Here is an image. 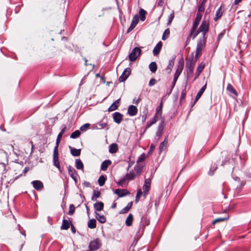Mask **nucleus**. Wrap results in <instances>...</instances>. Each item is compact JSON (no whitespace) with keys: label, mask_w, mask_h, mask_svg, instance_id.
Masks as SVG:
<instances>
[{"label":"nucleus","mask_w":251,"mask_h":251,"mask_svg":"<svg viewBox=\"0 0 251 251\" xmlns=\"http://www.w3.org/2000/svg\"><path fill=\"white\" fill-rule=\"evenodd\" d=\"M75 166L77 169L83 170L84 165L82 161L79 159H77L75 161Z\"/></svg>","instance_id":"obj_37"},{"label":"nucleus","mask_w":251,"mask_h":251,"mask_svg":"<svg viewBox=\"0 0 251 251\" xmlns=\"http://www.w3.org/2000/svg\"><path fill=\"white\" fill-rule=\"evenodd\" d=\"M75 211V207L74 205V204H70L69 206V209L68 214L70 215H72L74 213Z\"/></svg>","instance_id":"obj_52"},{"label":"nucleus","mask_w":251,"mask_h":251,"mask_svg":"<svg viewBox=\"0 0 251 251\" xmlns=\"http://www.w3.org/2000/svg\"><path fill=\"white\" fill-rule=\"evenodd\" d=\"M90 125L89 124H85L80 126V130L82 131H85L86 130L87 128H88L90 127Z\"/></svg>","instance_id":"obj_55"},{"label":"nucleus","mask_w":251,"mask_h":251,"mask_svg":"<svg viewBox=\"0 0 251 251\" xmlns=\"http://www.w3.org/2000/svg\"><path fill=\"white\" fill-rule=\"evenodd\" d=\"M31 184L33 188L38 191H40L44 188L43 183L40 180H33L31 182Z\"/></svg>","instance_id":"obj_10"},{"label":"nucleus","mask_w":251,"mask_h":251,"mask_svg":"<svg viewBox=\"0 0 251 251\" xmlns=\"http://www.w3.org/2000/svg\"><path fill=\"white\" fill-rule=\"evenodd\" d=\"M209 27V22L208 20H203L201 25H200L199 29L200 31H208Z\"/></svg>","instance_id":"obj_13"},{"label":"nucleus","mask_w":251,"mask_h":251,"mask_svg":"<svg viewBox=\"0 0 251 251\" xmlns=\"http://www.w3.org/2000/svg\"><path fill=\"white\" fill-rule=\"evenodd\" d=\"M120 102V99L115 100L108 108V111L109 112L114 111L118 109Z\"/></svg>","instance_id":"obj_23"},{"label":"nucleus","mask_w":251,"mask_h":251,"mask_svg":"<svg viewBox=\"0 0 251 251\" xmlns=\"http://www.w3.org/2000/svg\"><path fill=\"white\" fill-rule=\"evenodd\" d=\"M66 128L67 127H66V126L64 125H63L61 126V130L57 135V138L56 140V145L54 147L58 148V146H59V143L60 141V139H61L63 134L65 132Z\"/></svg>","instance_id":"obj_16"},{"label":"nucleus","mask_w":251,"mask_h":251,"mask_svg":"<svg viewBox=\"0 0 251 251\" xmlns=\"http://www.w3.org/2000/svg\"><path fill=\"white\" fill-rule=\"evenodd\" d=\"M186 93H187V92L186 91V88H185L184 90H183L181 91V96H180V99H179L180 102H181L182 101L185 99L186 95Z\"/></svg>","instance_id":"obj_53"},{"label":"nucleus","mask_w":251,"mask_h":251,"mask_svg":"<svg viewBox=\"0 0 251 251\" xmlns=\"http://www.w3.org/2000/svg\"><path fill=\"white\" fill-rule=\"evenodd\" d=\"M150 224V221L147 215H143L141 218V223L140 225H141V226L143 227L148 226Z\"/></svg>","instance_id":"obj_18"},{"label":"nucleus","mask_w":251,"mask_h":251,"mask_svg":"<svg viewBox=\"0 0 251 251\" xmlns=\"http://www.w3.org/2000/svg\"><path fill=\"white\" fill-rule=\"evenodd\" d=\"M206 84H207L206 83L205 84V85L204 86H203L200 89V90H199V91L198 92V93H197V95L196 96V98H195V101L194 102V103L192 104V106H193V105L195 104L196 101L201 97V95H202V94L204 92L205 90L206 89Z\"/></svg>","instance_id":"obj_21"},{"label":"nucleus","mask_w":251,"mask_h":251,"mask_svg":"<svg viewBox=\"0 0 251 251\" xmlns=\"http://www.w3.org/2000/svg\"><path fill=\"white\" fill-rule=\"evenodd\" d=\"M134 170L136 172V174L137 175H141L142 172V170H143V166H141L138 164H136L135 166H134Z\"/></svg>","instance_id":"obj_46"},{"label":"nucleus","mask_w":251,"mask_h":251,"mask_svg":"<svg viewBox=\"0 0 251 251\" xmlns=\"http://www.w3.org/2000/svg\"><path fill=\"white\" fill-rule=\"evenodd\" d=\"M170 29L169 28L166 29L164 32L163 36L162 37V40L164 41L167 38H168L170 35Z\"/></svg>","instance_id":"obj_50"},{"label":"nucleus","mask_w":251,"mask_h":251,"mask_svg":"<svg viewBox=\"0 0 251 251\" xmlns=\"http://www.w3.org/2000/svg\"><path fill=\"white\" fill-rule=\"evenodd\" d=\"M150 70L152 73H155L157 69V65L155 62H151L149 66Z\"/></svg>","instance_id":"obj_40"},{"label":"nucleus","mask_w":251,"mask_h":251,"mask_svg":"<svg viewBox=\"0 0 251 251\" xmlns=\"http://www.w3.org/2000/svg\"><path fill=\"white\" fill-rule=\"evenodd\" d=\"M97 125H99L100 126V128H98L97 127H95L96 129H106V130H108L109 129V126L107 125V124L106 122H103L102 121H100L99 122H98Z\"/></svg>","instance_id":"obj_34"},{"label":"nucleus","mask_w":251,"mask_h":251,"mask_svg":"<svg viewBox=\"0 0 251 251\" xmlns=\"http://www.w3.org/2000/svg\"><path fill=\"white\" fill-rule=\"evenodd\" d=\"M112 163L111 161L109 160V159H106V160H105L104 161H103L101 164V166H100V170H102V171H106L108 166L111 165Z\"/></svg>","instance_id":"obj_26"},{"label":"nucleus","mask_w":251,"mask_h":251,"mask_svg":"<svg viewBox=\"0 0 251 251\" xmlns=\"http://www.w3.org/2000/svg\"><path fill=\"white\" fill-rule=\"evenodd\" d=\"M133 220V216L132 214H129L126 220V225L127 226H129L132 225V222Z\"/></svg>","instance_id":"obj_38"},{"label":"nucleus","mask_w":251,"mask_h":251,"mask_svg":"<svg viewBox=\"0 0 251 251\" xmlns=\"http://www.w3.org/2000/svg\"><path fill=\"white\" fill-rule=\"evenodd\" d=\"M142 194H143V192L141 189H139L137 190V194H136V195L135 197V202L136 203L138 202V201H139L140 197L142 195Z\"/></svg>","instance_id":"obj_51"},{"label":"nucleus","mask_w":251,"mask_h":251,"mask_svg":"<svg viewBox=\"0 0 251 251\" xmlns=\"http://www.w3.org/2000/svg\"><path fill=\"white\" fill-rule=\"evenodd\" d=\"M184 62L183 58H181L179 60L177 65V68L176 70V72L174 76L173 81L172 82V87L174 88L176 82L180 75L183 68H184Z\"/></svg>","instance_id":"obj_1"},{"label":"nucleus","mask_w":251,"mask_h":251,"mask_svg":"<svg viewBox=\"0 0 251 251\" xmlns=\"http://www.w3.org/2000/svg\"><path fill=\"white\" fill-rule=\"evenodd\" d=\"M157 82V80L155 78H151L150 79L149 83V86H152L154 85H155Z\"/></svg>","instance_id":"obj_60"},{"label":"nucleus","mask_w":251,"mask_h":251,"mask_svg":"<svg viewBox=\"0 0 251 251\" xmlns=\"http://www.w3.org/2000/svg\"><path fill=\"white\" fill-rule=\"evenodd\" d=\"M124 177L126 180H134L135 177V175L134 173L133 170H131L129 173H127Z\"/></svg>","instance_id":"obj_28"},{"label":"nucleus","mask_w":251,"mask_h":251,"mask_svg":"<svg viewBox=\"0 0 251 251\" xmlns=\"http://www.w3.org/2000/svg\"><path fill=\"white\" fill-rule=\"evenodd\" d=\"M126 181V179L123 177V178L121 179L118 182H117V184L119 186H122L124 182Z\"/></svg>","instance_id":"obj_64"},{"label":"nucleus","mask_w":251,"mask_h":251,"mask_svg":"<svg viewBox=\"0 0 251 251\" xmlns=\"http://www.w3.org/2000/svg\"><path fill=\"white\" fill-rule=\"evenodd\" d=\"M206 41H204L201 39H200L197 44L196 50L202 51L203 48L205 47L206 45Z\"/></svg>","instance_id":"obj_20"},{"label":"nucleus","mask_w":251,"mask_h":251,"mask_svg":"<svg viewBox=\"0 0 251 251\" xmlns=\"http://www.w3.org/2000/svg\"><path fill=\"white\" fill-rule=\"evenodd\" d=\"M174 18V12L171 13L169 18H168V25H170L171 24V23H172L173 19Z\"/></svg>","instance_id":"obj_59"},{"label":"nucleus","mask_w":251,"mask_h":251,"mask_svg":"<svg viewBox=\"0 0 251 251\" xmlns=\"http://www.w3.org/2000/svg\"><path fill=\"white\" fill-rule=\"evenodd\" d=\"M201 51L200 50H196V54H195V60L197 61L198 59L199 58L201 55Z\"/></svg>","instance_id":"obj_61"},{"label":"nucleus","mask_w":251,"mask_h":251,"mask_svg":"<svg viewBox=\"0 0 251 251\" xmlns=\"http://www.w3.org/2000/svg\"><path fill=\"white\" fill-rule=\"evenodd\" d=\"M101 247V243L100 240L99 238H96L90 242L87 251H96L100 249Z\"/></svg>","instance_id":"obj_2"},{"label":"nucleus","mask_w":251,"mask_h":251,"mask_svg":"<svg viewBox=\"0 0 251 251\" xmlns=\"http://www.w3.org/2000/svg\"><path fill=\"white\" fill-rule=\"evenodd\" d=\"M70 225L71 223L70 224V223L67 220L65 219V218L64 217L60 228L62 230H67L69 228Z\"/></svg>","instance_id":"obj_29"},{"label":"nucleus","mask_w":251,"mask_h":251,"mask_svg":"<svg viewBox=\"0 0 251 251\" xmlns=\"http://www.w3.org/2000/svg\"><path fill=\"white\" fill-rule=\"evenodd\" d=\"M68 173L70 176L73 179L75 183L77 181L78 175L76 170L71 165L68 166Z\"/></svg>","instance_id":"obj_6"},{"label":"nucleus","mask_w":251,"mask_h":251,"mask_svg":"<svg viewBox=\"0 0 251 251\" xmlns=\"http://www.w3.org/2000/svg\"><path fill=\"white\" fill-rule=\"evenodd\" d=\"M228 219V217H226V218H217V219H216L215 220H214L212 222V224H213V225H214V224H216V223H218V222H222V221H224L227 220Z\"/></svg>","instance_id":"obj_54"},{"label":"nucleus","mask_w":251,"mask_h":251,"mask_svg":"<svg viewBox=\"0 0 251 251\" xmlns=\"http://www.w3.org/2000/svg\"><path fill=\"white\" fill-rule=\"evenodd\" d=\"M141 52V50L139 48L135 47L128 55L129 60L132 62L135 61L140 55Z\"/></svg>","instance_id":"obj_3"},{"label":"nucleus","mask_w":251,"mask_h":251,"mask_svg":"<svg viewBox=\"0 0 251 251\" xmlns=\"http://www.w3.org/2000/svg\"><path fill=\"white\" fill-rule=\"evenodd\" d=\"M217 165L215 163L212 164L210 168L209 171L208 172V175L210 176L213 175L214 172L217 170Z\"/></svg>","instance_id":"obj_45"},{"label":"nucleus","mask_w":251,"mask_h":251,"mask_svg":"<svg viewBox=\"0 0 251 251\" xmlns=\"http://www.w3.org/2000/svg\"><path fill=\"white\" fill-rule=\"evenodd\" d=\"M53 165L57 167L59 171L61 172L60 166L59 161L58 157V148L54 147L53 153Z\"/></svg>","instance_id":"obj_4"},{"label":"nucleus","mask_w":251,"mask_h":251,"mask_svg":"<svg viewBox=\"0 0 251 251\" xmlns=\"http://www.w3.org/2000/svg\"><path fill=\"white\" fill-rule=\"evenodd\" d=\"M96 218L101 224H103L106 222V218L103 215H101L98 213H96Z\"/></svg>","instance_id":"obj_35"},{"label":"nucleus","mask_w":251,"mask_h":251,"mask_svg":"<svg viewBox=\"0 0 251 251\" xmlns=\"http://www.w3.org/2000/svg\"><path fill=\"white\" fill-rule=\"evenodd\" d=\"M162 107H163V102H162V101H161L159 105L158 106H157L156 108V110H155L156 115H159L160 117L161 116V115L162 113Z\"/></svg>","instance_id":"obj_41"},{"label":"nucleus","mask_w":251,"mask_h":251,"mask_svg":"<svg viewBox=\"0 0 251 251\" xmlns=\"http://www.w3.org/2000/svg\"><path fill=\"white\" fill-rule=\"evenodd\" d=\"M168 135H167L164 139V141L161 142L159 145V152L160 153L162 151L165 150L167 148V145L168 142Z\"/></svg>","instance_id":"obj_25"},{"label":"nucleus","mask_w":251,"mask_h":251,"mask_svg":"<svg viewBox=\"0 0 251 251\" xmlns=\"http://www.w3.org/2000/svg\"><path fill=\"white\" fill-rule=\"evenodd\" d=\"M176 57V56L175 55H174L172 56V59L170 60H169V64L166 69V70L168 72V74H170L172 70V68L174 65V62H175Z\"/></svg>","instance_id":"obj_22"},{"label":"nucleus","mask_w":251,"mask_h":251,"mask_svg":"<svg viewBox=\"0 0 251 251\" xmlns=\"http://www.w3.org/2000/svg\"><path fill=\"white\" fill-rule=\"evenodd\" d=\"M207 0H202L201 4L198 7V11L203 12L205 10V4Z\"/></svg>","instance_id":"obj_43"},{"label":"nucleus","mask_w":251,"mask_h":251,"mask_svg":"<svg viewBox=\"0 0 251 251\" xmlns=\"http://www.w3.org/2000/svg\"><path fill=\"white\" fill-rule=\"evenodd\" d=\"M155 123V121H149L147 122L146 126V128H149L152 125H153Z\"/></svg>","instance_id":"obj_58"},{"label":"nucleus","mask_w":251,"mask_h":251,"mask_svg":"<svg viewBox=\"0 0 251 251\" xmlns=\"http://www.w3.org/2000/svg\"><path fill=\"white\" fill-rule=\"evenodd\" d=\"M148 112H149L148 106V105L146 104V105H145L143 107V109H142V113H143V114L142 115H147H147L148 114Z\"/></svg>","instance_id":"obj_56"},{"label":"nucleus","mask_w":251,"mask_h":251,"mask_svg":"<svg viewBox=\"0 0 251 251\" xmlns=\"http://www.w3.org/2000/svg\"><path fill=\"white\" fill-rule=\"evenodd\" d=\"M205 66V64L203 62L201 63L197 68V71L195 75V77L194 78V81H195L200 76L201 73L203 71Z\"/></svg>","instance_id":"obj_15"},{"label":"nucleus","mask_w":251,"mask_h":251,"mask_svg":"<svg viewBox=\"0 0 251 251\" xmlns=\"http://www.w3.org/2000/svg\"><path fill=\"white\" fill-rule=\"evenodd\" d=\"M106 180V176L103 175H101L100 176L98 179V183L100 186H102Z\"/></svg>","instance_id":"obj_42"},{"label":"nucleus","mask_w":251,"mask_h":251,"mask_svg":"<svg viewBox=\"0 0 251 251\" xmlns=\"http://www.w3.org/2000/svg\"><path fill=\"white\" fill-rule=\"evenodd\" d=\"M151 188V184L150 182H144L143 190V193L145 195H146L149 193V191Z\"/></svg>","instance_id":"obj_33"},{"label":"nucleus","mask_w":251,"mask_h":251,"mask_svg":"<svg viewBox=\"0 0 251 251\" xmlns=\"http://www.w3.org/2000/svg\"><path fill=\"white\" fill-rule=\"evenodd\" d=\"M162 43L161 41L158 42L153 50V54L154 56L158 54L161 50Z\"/></svg>","instance_id":"obj_24"},{"label":"nucleus","mask_w":251,"mask_h":251,"mask_svg":"<svg viewBox=\"0 0 251 251\" xmlns=\"http://www.w3.org/2000/svg\"><path fill=\"white\" fill-rule=\"evenodd\" d=\"M100 192L94 190L93 193V196L91 198V200L93 201H95L97 200V199L99 198L100 196Z\"/></svg>","instance_id":"obj_47"},{"label":"nucleus","mask_w":251,"mask_h":251,"mask_svg":"<svg viewBox=\"0 0 251 251\" xmlns=\"http://www.w3.org/2000/svg\"><path fill=\"white\" fill-rule=\"evenodd\" d=\"M96 220L95 219H92L88 222V226L91 229H93L96 227L97 225Z\"/></svg>","instance_id":"obj_36"},{"label":"nucleus","mask_w":251,"mask_h":251,"mask_svg":"<svg viewBox=\"0 0 251 251\" xmlns=\"http://www.w3.org/2000/svg\"><path fill=\"white\" fill-rule=\"evenodd\" d=\"M226 89L227 91L234 94V95H237V91L231 84H228L227 85Z\"/></svg>","instance_id":"obj_44"},{"label":"nucleus","mask_w":251,"mask_h":251,"mask_svg":"<svg viewBox=\"0 0 251 251\" xmlns=\"http://www.w3.org/2000/svg\"><path fill=\"white\" fill-rule=\"evenodd\" d=\"M147 12L146 10L144 9L141 8L139 10V14L140 15V19L142 22H144L146 20V15L147 14Z\"/></svg>","instance_id":"obj_32"},{"label":"nucleus","mask_w":251,"mask_h":251,"mask_svg":"<svg viewBox=\"0 0 251 251\" xmlns=\"http://www.w3.org/2000/svg\"><path fill=\"white\" fill-rule=\"evenodd\" d=\"M18 226L19 227V230L20 231V233L25 236L26 235L25 231L22 227H21L20 225H18Z\"/></svg>","instance_id":"obj_62"},{"label":"nucleus","mask_w":251,"mask_h":251,"mask_svg":"<svg viewBox=\"0 0 251 251\" xmlns=\"http://www.w3.org/2000/svg\"><path fill=\"white\" fill-rule=\"evenodd\" d=\"M165 128V122L164 121H161V122L159 124L157 130L156 132V135L158 137L157 141L160 139V138L162 135L163 133V131Z\"/></svg>","instance_id":"obj_8"},{"label":"nucleus","mask_w":251,"mask_h":251,"mask_svg":"<svg viewBox=\"0 0 251 251\" xmlns=\"http://www.w3.org/2000/svg\"><path fill=\"white\" fill-rule=\"evenodd\" d=\"M104 207V204L101 201H97L94 204V208L95 211H100L103 210Z\"/></svg>","instance_id":"obj_27"},{"label":"nucleus","mask_w":251,"mask_h":251,"mask_svg":"<svg viewBox=\"0 0 251 251\" xmlns=\"http://www.w3.org/2000/svg\"><path fill=\"white\" fill-rule=\"evenodd\" d=\"M131 72V69L130 68H126L123 72L122 74L119 77V81L120 82L125 81L130 75Z\"/></svg>","instance_id":"obj_9"},{"label":"nucleus","mask_w":251,"mask_h":251,"mask_svg":"<svg viewBox=\"0 0 251 251\" xmlns=\"http://www.w3.org/2000/svg\"><path fill=\"white\" fill-rule=\"evenodd\" d=\"M224 12L225 8L223 7V4H222L216 12L215 16L214 18V21H217L219 20L222 16Z\"/></svg>","instance_id":"obj_12"},{"label":"nucleus","mask_w":251,"mask_h":251,"mask_svg":"<svg viewBox=\"0 0 251 251\" xmlns=\"http://www.w3.org/2000/svg\"><path fill=\"white\" fill-rule=\"evenodd\" d=\"M201 33V31H200V30L199 29V28L197 30L196 29L195 31H194V32L191 34V30L190 31V33L188 36V37H187V40H188V38L189 36H192V39L194 40L195 39V38L197 36V35L200 33Z\"/></svg>","instance_id":"obj_49"},{"label":"nucleus","mask_w":251,"mask_h":251,"mask_svg":"<svg viewBox=\"0 0 251 251\" xmlns=\"http://www.w3.org/2000/svg\"><path fill=\"white\" fill-rule=\"evenodd\" d=\"M138 112L137 108L133 105H130L127 109V114L130 116H134L137 114Z\"/></svg>","instance_id":"obj_17"},{"label":"nucleus","mask_w":251,"mask_h":251,"mask_svg":"<svg viewBox=\"0 0 251 251\" xmlns=\"http://www.w3.org/2000/svg\"><path fill=\"white\" fill-rule=\"evenodd\" d=\"M141 228H142L141 225H139V226L138 228L137 231L136 232V233L135 238H137L138 239L141 236L142 234H140Z\"/></svg>","instance_id":"obj_57"},{"label":"nucleus","mask_w":251,"mask_h":251,"mask_svg":"<svg viewBox=\"0 0 251 251\" xmlns=\"http://www.w3.org/2000/svg\"><path fill=\"white\" fill-rule=\"evenodd\" d=\"M201 13V12L198 11L196 14V16L195 18L194 22L191 28V34L194 32V31L196 30V29H197L200 22L201 19L202 14Z\"/></svg>","instance_id":"obj_5"},{"label":"nucleus","mask_w":251,"mask_h":251,"mask_svg":"<svg viewBox=\"0 0 251 251\" xmlns=\"http://www.w3.org/2000/svg\"><path fill=\"white\" fill-rule=\"evenodd\" d=\"M114 192L120 198H122L130 194L129 192L126 189H117L114 190Z\"/></svg>","instance_id":"obj_14"},{"label":"nucleus","mask_w":251,"mask_h":251,"mask_svg":"<svg viewBox=\"0 0 251 251\" xmlns=\"http://www.w3.org/2000/svg\"><path fill=\"white\" fill-rule=\"evenodd\" d=\"M80 134L81 132L79 130H76L71 134L70 138L72 139H75L78 137Z\"/></svg>","instance_id":"obj_48"},{"label":"nucleus","mask_w":251,"mask_h":251,"mask_svg":"<svg viewBox=\"0 0 251 251\" xmlns=\"http://www.w3.org/2000/svg\"><path fill=\"white\" fill-rule=\"evenodd\" d=\"M194 69H186L187 75L186 77V85H187L189 79L192 77Z\"/></svg>","instance_id":"obj_39"},{"label":"nucleus","mask_w":251,"mask_h":251,"mask_svg":"<svg viewBox=\"0 0 251 251\" xmlns=\"http://www.w3.org/2000/svg\"><path fill=\"white\" fill-rule=\"evenodd\" d=\"M113 119L114 122L119 124L123 121V115L119 112H115L112 114Z\"/></svg>","instance_id":"obj_11"},{"label":"nucleus","mask_w":251,"mask_h":251,"mask_svg":"<svg viewBox=\"0 0 251 251\" xmlns=\"http://www.w3.org/2000/svg\"><path fill=\"white\" fill-rule=\"evenodd\" d=\"M118 150V145L116 143H113L109 146V152L111 153H116Z\"/></svg>","instance_id":"obj_31"},{"label":"nucleus","mask_w":251,"mask_h":251,"mask_svg":"<svg viewBox=\"0 0 251 251\" xmlns=\"http://www.w3.org/2000/svg\"><path fill=\"white\" fill-rule=\"evenodd\" d=\"M129 210V209L127 208L126 206L124 208L121 210L119 213L120 214H125L127 213Z\"/></svg>","instance_id":"obj_63"},{"label":"nucleus","mask_w":251,"mask_h":251,"mask_svg":"<svg viewBox=\"0 0 251 251\" xmlns=\"http://www.w3.org/2000/svg\"><path fill=\"white\" fill-rule=\"evenodd\" d=\"M69 148L70 149L71 153L73 156H78L80 155V153H81V149H76L75 148H73L71 147L70 146L69 147Z\"/></svg>","instance_id":"obj_30"},{"label":"nucleus","mask_w":251,"mask_h":251,"mask_svg":"<svg viewBox=\"0 0 251 251\" xmlns=\"http://www.w3.org/2000/svg\"><path fill=\"white\" fill-rule=\"evenodd\" d=\"M192 57L190 59H188V58H186V62L185 65L186 69H194L195 62L193 61V53L191 54Z\"/></svg>","instance_id":"obj_19"},{"label":"nucleus","mask_w":251,"mask_h":251,"mask_svg":"<svg viewBox=\"0 0 251 251\" xmlns=\"http://www.w3.org/2000/svg\"><path fill=\"white\" fill-rule=\"evenodd\" d=\"M139 17L138 14H136L133 16L130 25L128 27L127 33L130 32L136 26L139 22Z\"/></svg>","instance_id":"obj_7"}]
</instances>
